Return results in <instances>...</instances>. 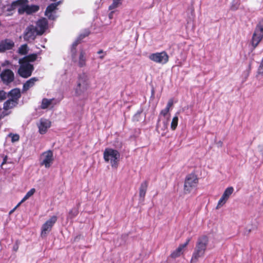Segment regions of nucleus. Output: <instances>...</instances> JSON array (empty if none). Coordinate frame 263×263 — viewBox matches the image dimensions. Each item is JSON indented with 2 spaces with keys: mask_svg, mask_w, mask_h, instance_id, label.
Returning <instances> with one entry per match:
<instances>
[{
  "mask_svg": "<svg viewBox=\"0 0 263 263\" xmlns=\"http://www.w3.org/2000/svg\"><path fill=\"white\" fill-rule=\"evenodd\" d=\"M208 243L209 239L206 236H201L198 238L190 263H197L199 258L204 256Z\"/></svg>",
  "mask_w": 263,
  "mask_h": 263,
  "instance_id": "1",
  "label": "nucleus"
},
{
  "mask_svg": "<svg viewBox=\"0 0 263 263\" xmlns=\"http://www.w3.org/2000/svg\"><path fill=\"white\" fill-rule=\"evenodd\" d=\"M91 85L88 75L85 72L79 74L75 87V93L78 96H83Z\"/></svg>",
  "mask_w": 263,
  "mask_h": 263,
  "instance_id": "2",
  "label": "nucleus"
},
{
  "mask_svg": "<svg viewBox=\"0 0 263 263\" xmlns=\"http://www.w3.org/2000/svg\"><path fill=\"white\" fill-rule=\"evenodd\" d=\"M89 34L88 31H86L84 34H81L79 35L76 41L72 44L71 48V52L72 54V60L74 62H77L79 67H82L86 65V58L85 52L83 50H81L79 56V59L77 60L76 59V47L80 43L81 40L83 39L85 37L88 36Z\"/></svg>",
  "mask_w": 263,
  "mask_h": 263,
  "instance_id": "3",
  "label": "nucleus"
},
{
  "mask_svg": "<svg viewBox=\"0 0 263 263\" xmlns=\"http://www.w3.org/2000/svg\"><path fill=\"white\" fill-rule=\"evenodd\" d=\"M120 153L116 149L107 148L103 153V158L106 162L109 163L112 168H117L120 161Z\"/></svg>",
  "mask_w": 263,
  "mask_h": 263,
  "instance_id": "4",
  "label": "nucleus"
},
{
  "mask_svg": "<svg viewBox=\"0 0 263 263\" xmlns=\"http://www.w3.org/2000/svg\"><path fill=\"white\" fill-rule=\"evenodd\" d=\"M263 39V20L257 24L253 33L251 43L253 48H255Z\"/></svg>",
  "mask_w": 263,
  "mask_h": 263,
  "instance_id": "5",
  "label": "nucleus"
},
{
  "mask_svg": "<svg viewBox=\"0 0 263 263\" xmlns=\"http://www.w3.org/2000/svg\"><path fill=\"white\" fill-rule=\"evenodd\" d=\"M18 63L20 67L18 69V74L22 78H27L31 76L32 72L34 69L33 65L28 62H24L19 60Z\"/></svg>",
  "mask_w": 263,
  "mask_h": 263,
  "instance_id": "6",
  "label": "nucleus"
},
{
  "mask_svg": "<svg viewBox=\"0 0 263 263\" xmlns=\"http://www.w3.org/2000/svg\"><path fill=\"white\" fill-rule=\"evenodd\" d=\"M54 160L53 152L51 150L43 153L40 157V165L44 166L45 168H49L52 164Z\"/></svg>",
  "mask_w": 263,
  "mask_h": 263,
  "instance_id": "7",
  "label": "nucleus"
},
{
  "mask_svg": "<svg viewBox=\"0 0 263 263\" xmlns=\"http://www.w3.org/2000/svg\"><path fill=\"white\" fill-rule=\"evenodd\" d=\"M198 179L197 176L193 174L188 175L185 178L184 184L185 193H189L198 183Z\"/></svg>",
  "mask_w": 263,
  "mask_h": 263,
  "instance_id": "8",
  "label": "nucleus"
},
{
  "mask_svg": "<svg viewBox=\"0 0 263 263\" xmlns=\"http://www.w3.org/2000/svg\"><path fill=\"white\" fill-rule=\"evenodd\" d=\"M148 58L151 61L159 64H164L168 61V55L165 51L152 53Z\"/></svg>",
  "mask_w": 263,
  "mask_h": 263,
  "instance_id": "9",
  "label": "nucleus"
},
{
  "mask_svg": "<svg viewBox=\"0 0 263 263\" xmlns=\"http://www.w3.org/2000/svg\"><path fill=\"white\" fill-rule=\"evenodd\" d=\"M57 221V217L56 216H53L43 224L41 228V233L42 237H45L47 234L51 231L52 227Z\"/></svg>",
  "mask_w": 263,
  "mask_h": 263,
  "instance_id": "10",
  "label": "nucleus"
},
{
  "mask_svg": "<svg viewBox=\"0 0 263 263\" xmlns=\"http://www.w3.org/2000/svg\"><path fill=\"white\" fill-rule=\"evenodd\" d=\"M38 35V32L35 30V27L33 25H30L25 29L23 37L25 41L31 42L33 41Z\"/></svg>",
  "mask_w": 263,
  "mask_h": 263,
  "instance_id": "11",
  "label": "nucleus"
},
{
  "mask_svg": "<svg viewBox=\"0 0 263 263\" xmlns=\"http://www.w3.org/2000/svg\"><path fill=\"white\" fill-rule=\"evenodd\" d=\"M234 192V189L233 187H229L227 188L224 193H223L221 197L218 201L216 209H218L222 207L228 201L231 194Z\"/></svg>",
  "mask_w": 263,
  "mask_h": 263,
  "instance_id": "12",
  "label": "nucleus"
},
{
  "mask_svg": "<svg viewBox=\"0 0 263 263\" xmlns=\"http://www.w3.org/2000/svg\"><path fill=\"white\" fill-rule=\"evenodd\" d=\"M2 80L5 84H9L14 79V75L13 71L10 69H6L1 73Z\"/></svg>",
  "mask_w": 263,
  "mask_h": 263,
  "instance_id": "13",
  "label": "nucleus"
},
{
  "mask_svg": "<svg viewBox=\"0 0 263 263\" xmlns=\"http://www.w3.org/2000/svg\"><path fill=\"white\" fill-rule=\"evenodd\" d=\"M28 3V0H17L12 3V7L13 9L17 8L18 13L23 14L25 13Z\"/></svg>",
  "mask_w": 263,
  "mask_h": 263,
  "instance_id": "14",
  "label": "nucleus"
},
{
  "mask_svg": "<svg viewBox=\"0 0 263 263\" xmlns=\"http://www.w3.org/2000/svg\"><path fill=\"white\" fill-rule=\"evenodd\" d=\"M47 27V20L45 18H43L37 21L36 26L35 27V28L38 32L39 35H41L45 31Z\"/></svg>",
  "mask_w": 263,
  "mask_h": 263,
  "instance_id": "15",
  "label": "nucleus"
},
{
  "mask_svg": "<svg viewBox=\"0 0 263 263\" xmlns=\"http://www.w3.org/2000/svg\"><path fill=\"white\" fill-rule=\"evenodd\" d=\"M190 240L191 238H189L186 239L185 243L183 244H180L178 246V247L171 253V257L173 258H176L177 257H179L181 254H182L183 253V251L184 249L188 245Z\"/></svg>",
  "mask_w": 263,
  "mask_h": 263,
  "instance_id": "16",
  "label": "nucleus"
},
{
  "mask_svg": "<svg viewBox=\"0 0 263 263\" xmlns=\"http://www.w3.org/2000/svg\"><path fill=\"white\" fill-rule=\"evenodd\" d=\"M62 1H60L56 3H52L48 6L45 11V15L51 20H54L55 16L53 14L54 11L57 9L58 6L62 3Z\"/></svg>",
  "mask_w": 263,
  "mask_h": 263,
  "instance_id": "17",
  "label": "nucleus"
},
{
  "mask_svg": "<svg viewBox=\"0 0 263 263\" xmlns=\"http://www.w3.org/2000/svg\"><path fill=\"white\" fill-rule=\"evenodd\" d=\"M169 121V118H164L162 123H160V120H158V122L157 125V130L159 133H161L162 135H164L166 133Z\"/></svg>",
  "mask_w": 263,
  "mask_h": 263,
  "instance_id": "18",
  "label": "nucleus"
},
{
  "mask_svg": "<svg viewBox=\"0 0 263 263\" xmlns=\"http://www.w3.org/2000/svg\"><path fill=\"white\" fill-rule=\"evenodd\" d=\"M51 122L49 120L44 119H41L38 124L39 133L41 134H45L47 129L50 127Z\"/></svg>",
  "mask_w": 263,
  "mask_h": 263,
  "instance_id": "19",
  "label": "nucleus"
},
{
  "mask_svg": "<svg viewBox=\"0 0 263 263\" xmlns=\"http://www.w3.org/2000/svg\"><path fill=\"white\" fill-rule=\"evenodd\" d=\"M14 44L13 41L6 40L0 42V52L12 49Z\"/></svg>",
  "mask_w": 263,
  "mask_h": 263,
  "instance_id": "20",
  "label": "nucleus"
},
{
  "mask_svg": "<svg viewBox=\"0 0 263 263\" xmlns=\"http://www.w3.org/2000/svg\"><path fill=\"white\" fill-rule=\"evenodd\" d=\"M17 103L18 102L16 101L9 99L4 103L3 108L5 110L12 109L15 107L17 104Z\"/></svg>",
  "mask_w": 263,
  "mask_h": 263,
  "instance_id": "21",
  "label": "nucleus"
},
{
  "mask_svg": "<svg viewBox=\"0 0 263 263\" xmlns=\"http://www.w3.org/2000/svg\"><path fill=\"white\" fill-rule=\"evenodd\" d=\"M37 81L38 79L35 77L30 79L24 84L23 90L25 91L28 90L30 88L32 87Z\"/></svg>",
  "mask_w": 263,
  "mask_h": 263,
  "instance_id": "22",
  "label": "nucleus"
},
{
  "mask_svg": "<svg viewBox=\"0 0 263 263\" xmlns=\"http://www.w3.org/2000/svg\"><path fill=\"white\" fill-rule=\"evenodd\" d=\"M9 95L11 97V99L18 102V99L21 97V92L19 89L15 88L9 92Z\"/></svg>",
  "mask_w": 263,
  "mask_h": 263,
  "instance_id": "23",
  "label": "nucleus"
},
{
  "mask_svg": "<svg viewBox=\"0 0 263 263\" xmlns=\"http://www.w3.org/2000/svg\"><path fill=\"white\" fill-rule=\"evenodd\" d=\"M147 182L146 181H144L141 184L140 189H139V196L142 200L144 199V197L145 196V194L146 192L147 188Z\"/></svg>",
  "mask_w": 263,
  "mask_h": 263,
  "instance_id": "24",
  "label": "nucleus"
},
{
  "mask_svg": "<svg viewBox=\"0 0 263 263\" xmlns=\"http://www.w3.org/2000/svg\"><path fill=\"white\" fill-rule=\"evenodd\" d=\"M54 101L53 99H48L46 98H44L42 100L41 105V108L42 109H46L50 106H53L52 105V102Z\"/></svg>",
  "mask_w": 263,
  "mask_h": 263,
  "instance_id": "25",
  "label": "nucleus"
},
{
  "mask_svg": "<svg viewBox=\"0 0 263 263\" xmlns=\"http://www.w3.org/2000/svg\"><path fill=\"white\" fill-rule=\"evenodd\" d=\"M37 54L36 53H33L29 54L23 58L20 59L21 62L23 61L24 62H32L35 61L37 59Z\"/></svg>",
  "mask_w": 263,
  "mask_h": 263,
  "instance_id": "26",
  "label": "nucleus"
},
{
  "mask_svg": "<svg viewBox=\"0 0 263 263\" xmlns=\"http://www.w3.org/2000/svg\"><path fill=\"white\" fill-rule=\"evenodd\" d=\"M39 9V7L38 6L33 5H29L28 3L26 7L25 12L28 14H30L37 11Z\"/></svg>",
  "mask_w": 263,
  "mask_h": 263,
  "instance_id": "27",
  "label": "nucleus"
},
{
  "mask_svg": "<svg viewBox=\"0 0 263 263\" xmlns=\"http://www.w3.org/2000/svg\"><path fill=\"white\" fill-rule=\"evenodd\" d=\"M35 190L34 188L31 189L30 191H29L25 196L24 197V198L22 199L21 202L17 204L16 207L19 206L22 203L24 202L25 201L27 200L29 198L31 197L35 193Z\"/></svg>",
  "mask_w": 263,
  "mask_h": 263,
  "instance_id": "28",
  "label": "nucleus"
},
{
  "mask_svg": "<svg viewBox=\"0 0 263 263\" xmlns=\"http://www.w3.org/2000/svg\"><path fill=\"white\" fill-rule=\"evenodd\" d=\"M122 0H113L112 3L109 7V10L115 9L119 7L122 4Z\"/></svg>",
  "mask_w": 263,
  "mask_h": 263,
  "instance_id": "29",
  "label": "nucleus"
},
{
  "mask_svg": "<svg viewBox=\"0 0 263 263\" xmlns=\"http://www.w3.org/2000/svg\"><path fill=\"white\" fill-rule=\"evenodd\" d=\"M28 52V47L26 44H24L18 48V52L21 55L26 54Z\"/></svg>",
  "mask_w": 263,
  "mask_h": 263,
  "instance_id": "30",
  "label": "nucleus"
},
{
  "mask_svg": "<svg viewBox=\"0 0 263 263\" xmlns=\"http://www.w3.org/2000/svg\"><path fill=\"white\" fill-rule=\"evenodd\" d=\"M178 114V112L177 113L176 116L173 118L172 122H171V129L173 130L176 129V128L177 126V125H178V117L177 116Z\"/></svg>",
  "mask_w": 263,
  "mask_h": 263,
  "instance_id": "31",
  "label": "nucleus"
},
{
  "mask_svg": "<svg viewBox=\"0 0 263 263\" xmlns=\"http://www.w3.org/2000/svg\"><path fill=\"white\" fill-rule=\"evenodd\" d=\"M79 213V211L76 208L71 209L69 212V217L70 218H73L76 217Z\"/></svg>",
  "mask_w": 263,
  "mask_h": 263,
  "instance_id": "32",
  "label": "nucleus"
},
{
  "mask_svg": "<svg viewBox=\"0 0 263 263\" xmlns=\"http://www.w3.org/2000/svg\"><path fill=\"white\" fill-rule=\"evenodd\" d=\"M9 137H11L12 142L14 143L19 140L20 136L17 134H9Z\"/></svg>",
  "mask_w": 263,
  "mask_h": 263,
  "instance_id": "33",
  "label": "nucleus"
},
{
  "mask_svg": "<svg viewBox=\"0 0 263 263\" xmlns=\"http://www.w3.org/2000/svg\"><path fill=\"white\" fill-rule=\"evenodd\" d=\"M7 97V95L6 92L3 90H0V102L5 100Z\"/></svg>",
  "mask_w": 263,
  "mask_h": 263,
  "instance_id": "34",
  "label": "nucleus"
},
{
  "mask_svg": "<svg viewBox=\"0 0 263 263\" xmlns=\"http://www.w3.org/2000/svg\"><path fill=\"white\" fill-rule=\"evenodd\" d=\"M170 111V110L168 109L165 108L164 109L162 110L160 112L159 120H160V116H163L164 117V118H167L166 116L167 114Z\"/></svg>",
  "mask_w": 263,
  "mask_h": 263,
  "instance_id": "35",
  "label": "nucleus"
},
{
  "mask_svg": "<svg viewBox=\"0 0 263 263\" xmlns=\"http://www.w3.org/2000/svg\"><path fill=\"white\" fill-rule=\"evenodd\" d=\"M173 100L172 99H170L165 108L168 109V110H170V108L173 106Z\"/></svg>",
  "mask_w": 263,
  "mask_h": 263,
  "instance_id": "36",
  "label": "nucleus"
},
{
  "mask_svg": "<svg viewBox=\"0 0 263 263\" xmlns=\"http://www.w3.org/2000/svg\"><path fill=\"white\" fill-rule=\"evenodd\" d=\"M7 159V157L6 156V157L4 158V159H3V162H2V164H1V165H2H2H3L5 163H6Z\"/></svg>",
  "mask_w": 263,
  "mask_h": 263,
  "instance_id": "37",
  "label": "nucleus"
},
{
  "mask_svg": "<svg viewBox=\"0 0 263 263\" xmlns=\"http://www.w3.org/2000/svg\"><path fill=\"white\" fill-rule=\"evenodd\" d=\"M114 13V11L111 12L110 14H109V18H111V16L112 15V14Z\"/></svg>",
  "mask_w": 263,
  "mask_h": 263,
  "instance_id": "38",
  "label": "nucleus"
},
{
  "mask_svg": "<svg viewBox=\"0 0 263 263\" xmlns=\"http://www.w3.org/2000/svg\"><path fill=\"white\" fill-rule=\"evenodd\" d=\"M103 52V50H99L98 52V54H100V53H102Z\"/></svg>",
  "mask_w": 263,
  "mask_h": 263,
  "instance_id": "39",
  "label": "nucleus"
},
{
  "mask_svg": "<svg viewBox=\"0 0 263 263\" xmlns=\"http://www.w3.org/2000/svg\"><path fill=\"white\" fill-rule=\"evenodd\" d=\"M104 55H101V56H100V58L101 59H103L104 58Z\"/></svg>",
  "mask_w": 263,
  "mask_h": 263,
  "instance_id": "40",
  "label": "nucleus"
},
{
  "mask_svg": "<svg viewBox=\"0 0 263 263\" xmlns=\"http://www.w3.org/2000/svg\"><path fill=\"white\" fill-rule=\"evenodd\" d=\"M16 207H15V208L13 210H12V211L10 212V213H11L12 212H13V211L16 209Z\"/></svg>",
  "mask_w": 263,
  "mask_h": 263,
  "instance_id": "41",
  "label": "nucleus"
},
{
  "mask_svg": "<svg viewBox=\"0 0 263 263\" xmlns=\"http://www.w3.org/2000/svg\"><path fill=\"white\" fill-rule=\"evenodd\" d=\"M1 110V108H0V111ZM2 118V116H0V119Z\"/></svg>",
  "mask_w": 263,
  "mask_h": 263,
  "instance_id": "42",
  "label": "nucleus"
}]
</instances>
